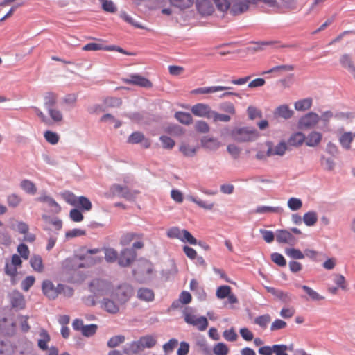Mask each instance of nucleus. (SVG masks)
I'll use <instances>...</instances> for the list:
<instances>
[{"mask_svg":"<svg viewBox=\"0 0 355 355\" xmlns=\"http://www.w3.org/2000/svg\"><path fill=\"white\" fill-rule=\"evenodd\" d=\"M202 142L205 148L210 150H216L220 145V142L216 139L213 138L205 139Z\"/></svg>","mask_w":355,"mask_h":355,"instance_id":"obj_52","label":"nucleus"},{"mask_svg":"<svg viewBox=\"0 0 355 355\" xmlns=\"http://www.w3.org/2000/svg\"><path fill=\"white\" fill-rule=\"evenodd\" d=\"M42 292L50 300H54L59 295V284L55 287L50 280L42 282Z\"/></svg>","mask_w":355,"mask_h":355,"instance_id":"obj_13","label":"nucleus"},{"mask_svg":"<svg viewBox=\"0 0 355 355\" xmlns=\"http://www.w3.org/2000/svg\"><path fill=\"white\" fill-rule=\"evenodd\" d=\"M183 234V230H180L178 227H173L167 231V236L171 239H182Z\"/></svg>","mask_w":355,"mask_h":355,"instance_id":"obj_55","label":"nucleus"},{"mask_svg":"<svg viewBox=\"0 0 355 355\" xmlns=\"http://www.w3.org/2000/svg\"><path fill=\"white\" fill-rule=\"evenodd\" d=\"M263 3L268 7L280 9L287 6L284 0H233L232 12L234 14H242L249 9L250 3Z\"/></svg>","mask_w":355,"mask_h":355,"instance_id":"obj_2","label":"nucleus"},{"mask_svg":"<svg viewBox=\"0 0 355 355\" xmlns=\"http://www.w3.org/2000/svg\"><path fill=\"white\" fill-rule=\"evenodd\" d=\"M125 340V337L123 335H116L111 337L107 343V345L110 348H115L119 347L121 344L123 343Z\"/></svg>","mask_w":355,"mask_h":355,"instance_id":"obj_39","label":"nucleus"},{"mask_svg":"<svg viewBox=\"0 0 355 355\" xmlns=\"http://www.w3.org/2000/svg\"><path fill=\"white\" fill-rule=\"evenodd\" d=\"M305 142V135L300 132L293 133L288 139V144L291 146L298 147Z\"/></svg>","mask_w":355,"mask_h":355,"instance_id":"obj_24","label":"nucleus"},{"mask_svg":"<svg viewBox=\"0 0 355 355\" xmlns=\"http://www.w3.org/2000/svg\"><path fill=\"white\" fill-rule=\"evenodd\" d=\"M193 0H171L173 6L184 9L189 8L193 4Z\"/></svg>","mask_w":355,"mask_h":355,"instance_id":"obj_59","label":"nucleus"},{"mask_svg":"<svg viewBox=\"0 0 355 355\" xmlns=\"http://www.w3.org/2000/svg\"><path fill=\"white\" fill-rule=\"evenodd\" d=\"M30 264L33 269L37 272H42L44 269L43 260L41 256L34 254L30 259Z\"/></svg>","mask_w":355,"mask_h":355,"instance_id":"obj_26","label":"nucleus"},{"mask_svg":"<svg viewBox=\"0 0 355 355\" xmlns=\"http://www.w3.org/2000/svg\"><path fill=\"white\" fill-rule=\"evenodd\" d=\"M232 136L238 142H250L257 139L259 134L253 128H241L233 130Z\"/></svg>","mask_w":355,"mask_h":355,"instance_id":"obj_3","label":"nucleus"},{"mask_svg":"<svg viewBox=\"0 0 355 355\" xmlns=\"http://www.w3.org/2000/svg\"><path fill=\"white\" fill-rule=\"evenodd\" d=\"M10 301L13 308L23 309L25 307V299L19 291H14L10 294Z\"/></svg>","mask_w":355,"mask_h":355,"instance_id":"obj_15","label":"nucleus"},{"mask_svg":"<svg viewBox=\"0 0 355 355\" xmlns=\"http://www.w3.org/2000/svg\"><path fill=\"white\" fill-rule=\"evenodd\" d=\"M271 320V317L269 314H265L257 317L254 319V323L261 327L263 329H266L268 324V323Z\"/></svg>","mask_w":355,"mask_h":355,"instance_id":"obj_47","label":"nucleus"},{"mask_svg":"<svg viewBox=\"0 0 355 355\" xmlns=\"http://www.w3.org/2000/svg\"><path fill=\"white\" fill-rule=\"evenodd\" d=\"M99 252L100 250L98 248L87 250L86 253L84 255L79 257L80 260H85V262L84 263H80L78 266V268L89 267L96 263L100 262L101 260V258L92 257V254H97Z\"/></svg>","mask_w":355,"mask_h":355,"instance_id":"obj_12","label":"nucleus"},{"mask_svg":"<svg viewBox=\"0 0 355 355\" xmlns=\"http://www.w3.org/2000/svg\"><path fill=\"white\" fill-rule=\"evenodd\" d=\"M218 9L222 12L230 10V12L233 15H238L232 12L233 0H214Z\"/></svg>","mask_w":355,"mask_h":355,"instance_id":"obj_27","label":"nucleus"},{"mask_svg":"<svg viewBox=\"0 0 355 355\" xmlns=\"http://www.w3.org/2000/svg\"><path fill=\"white\" fill-rule=\"evenodd\" d=\"M352 141L353 135L351 132H345L339 138L340 144L347 150L350 148Z\"/></svg>","mask_w":355,"mask_h":355,"instance_id":"obj_40","label":"nucleus"},{"mask_svg":"<svg viewBox=\"0 0 355 355\" xmlns=\"http://www.w3.org/2000/svg\"><path fill=\"white\" fill-rule=\"evenodd\" d=\"M332 277L334 282L337 285L338 288L344 291L347 290V284L345 277L343 275L335 273L332 275Z\"/></svg>","mask_w":355,"mask_h":355,"instance_id":"obj_43","label":"nucleus"},{"mask_svg":"<svg viewBox=\"0 0 355 355\" xmlns=\"http://www.w3.org/2000/svg\"><path fill=\"white\" fill-rule=\"evenodd\" d=\"M213 352L216 355H227L229 353V348L223 343H218L214 345Z\"/></svg>","mask_w":355,"mask_h":355,"instance_id":"obj_49","label":"nucleus"},{"mask_svg":"<svg viewBox=\"0 0 355 355\" xmlns=\"http://www.w3.org/2000/svg\"><path fill=\"white\" fill-rule=\"evenodd\" d=\"M40 338L38 340V347L42 350H46L48 349V343L50 341L51 338L46 330L42 329L40 332Z\"/></svg>","mask_w":355,"mask_h":355,"instance_id":"obj_29","label":"nucleus"},{"mask_svg":"<svg viewBox=\"0 0 355 355\" xmlns=\"http://www.w3.org/2000/svg\"><path fill=\"white\" fill-rule=\"evenodd\" d=\"M196 8L199 13L202 15H210L214 10L209 0H197Z\"/></svg>","mask_w":355,"mask_h":355,"instance_id":"obj_17","label":"nucleus"},{"mask_svg":"<svg viewBox=\"0 0 355 355\" xmlns=\"http://www.w3.org/2000/svg\"><path fill=\"white\" fill-rule=\"evenodd\" d=\"M312 105V99L307 98L300 100L295 103V109L297 111H306Z\"/></svg>","mask_w":355,"mask_h":355,"instance_id":"obj_37","label":"nucleus"},{"mask_svg":"<svg viewBox=\"0 0 355 355\" xmlns=\"http://www.w3.org/2000/svg\"><path fill=\"white\" fill-rule=\"evenodd\" d=\"M175 116L176 119L182 124L190 125L193 123V118L189 113L178 112L175 113Z\"/></svg>","mask_w":355,"mask_h":355,"instance_id":"obj_36","label":"nucleus"},{"mask_svg":"<svg viewBox=\"0 0 355 355\" xmlns=\"http://www.w3.org/2000/svg\"><path fill=\"white\" fill-rule=\"evenodd\" d=\"M159 139L162 144L163 148L166 149H172L175 144V141L168 136H161Z\"/></svg>","mask_w":355,"mask_h":355,"instance_id":"obj_62","label":"nucleus"},{"mask_svg":"<svg viewBox=\"0 0 355 355\" xmlns=\"http://www.w3.org/2000/svg\"><path fill=\"white\" fill-rule=\"evenodd\" d=\"M138 270L142 274H150L153 271L152 265L148 261H142L139 266Z\"/></svg>","mask_w":355,"mask_h":355,"instance_id":"obj_64","label":"nucleus"},{"mask_svg":"<svg viewBox=\"0 0 355 355\" xmlns=\"http://www.w3.org/2000/svg\"><path fill=\"white\" fill-rule=\"evenodd\" d=\"M137 297L145 302H151L154 300L155 294L153 290L148 288H141L137 291Z\"/></svg>","mask_w":355,"mask_h":355,"instance_id":"obj_25","label":"nucleus"},{"mask_svg":"<svg viewBox=\"0 0 355 355\" xmlns=\"http://www.w3.org/2000/svg\"><path fill=\"white\" fill-rule=\"evenodd\" d=\"M276 240L278 243H288L293 245L296 239L288 230H278L276 234Z\"/></svg>","mask_w":355,"mask_h":355,"instance_id":"obj_19","label":"nucleus"},{"mask_svg":"<svg viewBox=\"0 0 355 355\" xmlns=\"http://www.w3.org/2000/svg\"><path fill=\"white\" fill-rule=\"evenodd\" d=\"M180 241L184 243H189L191 245H196L198 243L196 239L187 230H183V234Z\"/></svg>","mask_w":355,"mask_h":355,"instance_id":"obj_58","label":"nucleus"},{"mask_svg":"<svg viewBox=\"0 0 355 355\" xmlns=\"http://www.w3.org/2000/svg\"><path fill=\"white\" fill-rule=\"evenodd\" d=\"M48 114L51 119L55 123H61L63 120V114L62 112L54 107H49L48 110Z\"/></svg>","mask_w":355,"mask_h":355,"instance_id":"obj_41","label":"nucleus"},{"mask_svg":"<svg viewBox=\"0 0 355 355\" xmlns=\"http://www.w3.org/2000/svg\"><path fill=\"white\" fill-rule=\"evenodd\" d=\"M140 345L143 350L146 348H152L157 343L156 338L150 335L142 336L139 339Z\"/></svg>","mask_w":355,"mask_h":355,"instance_id":"obj_30","label":"nucleus"},{"mask_svg":"<svg viewBox=\"0 0 355 355\" xmlns=\"http://www.w3.org/2000/svg\"><path fill=\"white\" fill-rule=\"evenodd\" d=\"M184 317L187 323L196 327L200 331H205L208 327L209 323L205 317H197L189 309L184 311Z\"/></svg>","mask_w":355,"mask_h":355,"instance_id":"obj_4","label":"nucleus"},{"mask_svg":"<svg viewBox=\"0 0 355 355\" xmlns=\"http://www.w3.org/2000/svg\"><path fill=\"white\" fill-rule=\"evenodd\" d=\"M6 200L10 207L15 208L21 203L22 198L20 195L13 193L8 195Z\"/></svg>","mask_w":355,"mask_h":355,"instance_id":"obj_34","label":"nucleus"},{"mask_svg":"<svg viewBox=\"0 0 355 355\" xmlns=\"http://www.w3.org/2000/svg\"><path fill=\"white\" fill-rule=\"evenodd\" d=\"M340 62L342 67L347 69L355 78V66L351 56L348 54L343 55L340 58Z\"/></svg>","mask_w":355,"mask_h":355,"instance_id":"obj_23","label":"nucleus"},{"mask_svg":"<svg viewBox=\"0 0 355 355\" xmlns=\"http://www.w3.org/2000/svg\"><path fill=\"white\" fill-rule=\"evenodd\" d=\"M303 221L307 226H313L318 221L317 214L314 211H309L304 214Z\"/></svg>","mask_w":355,"mask_h":355,"instance_id":"obj_42","label":"nucleus"},{"mask_svg":"<svg viewBox=\"0 0 355 355\" xmlns=\"http://www.w3.org/2000/svg\"><path fill=\"white\" fill-rule=\"evenodd\" d=\"M144 234L141 233H137L133 232H128L124 233L121 239L120 243L122 245H128L133 241H135L137 239H143Z\"/></svg>","mask_w":355,"mask_h":355,"instance_id":"obj_22","label":"nucleus"},{"mask_svg":"<svg viewBox=\"0 0 355 355\" xmlns=\"http://www.w3.org/2000/svg\"><path fill=\"white\" fill-rule=\"evenodd\" d=\"M110 193L112 196H117L124 198L127 200H131L135 198V196L138 193L137 191H131L127 187L121 186L120 184H113L110 187Z\"/></svg>","mask_w":355,"mask_h":355,"instance_id":"obj_6","label":"nucleus"},{"mask_svg":"<svg viewBox=\"0 0 355 355\" xmlns=\"http://www.w3.org/2000/svg\"><path fill=\"white\" fill-rule=\"evenodd\" d=\"M322 139V135L317 131L311 132L307 137L305 136V144L309 147H315L319 145Z\"/></svg>","mask_w":355,"mask_h":355,"instance_id":"obj_20","label":"nucleus"},{"mask_svg":"<svg viewBox=\"0 0 355 355\" xmlns=\"http://www.w3.org/2000/svg\"><path fill=\"white\" fill-rule=\"evenodd\" d=\"M88 288L91 295L83 297L84 304L88 306L96 305V302L103 295H107L111 288L110 282L102 279L96 278L89 284Z\"/></svg>","mask_w":355,"mask_h":355,"instance_id":"obj_1","label":"nucleus"},{"mask_svg":"<svg viewBox=\"0 0 355 355\" xmlns=\"http://www.w3.org/2000/svg\"><path fill=\"white\" fill-rule=\"evenodd\" d=\"M0 331L1 334L11 336L16 332V324L12 318L0 319Z\"/></svg>","mask_w":355,"mask_h":355,"instance_id":"obj_11","label":"nucleus"},{"mask_svg":"<svg viewBox=\"0 0 355 355\" xmlns=\"http://www.w3.org/2000/svg\"><path fill=\"white\" fill-rule=\"evenodd\" d=\"M220 109L230 115H234L236 114L235 107L231 102H224L221 103L220 105Z\"/></svg>","mask_w":355,"mask_h":355,"instance_id":"obj_60","label":"nucleus"},{"mask_svg":"<svg viewBox=\"0 0 355 355\" xmlns=\"http://www.w3.org/2000/svg\"><path fill=\"white\" fill-rule=\"evenodd\" d=\"M232 89L230 87L225 86H211V87H205L197 88L192 91L193 94H211L215 93L219 91H225Z\"/></svg>","mask_w":355,"mask_h":355,"instance_id":"obj_21","label":"nucleus"},{"mask_svg":"<svg viewBox=\"0 0 355 355\" xmlns=\"http://www.w3.org/2000/svg\"><path fill=\"white\" fill-rule=\"evenodd\" d=\"M123 82L127 84L139 86L144 88H151L153 83L146 78L139 74H132L128 78H124Z\"/></svg>","mask_w":355,"mask_h":355,"instance_id":"obj_8","label":"nucleus"},{"mask_svg":"<svg viewBox=\"0 0 355 355\" xmlns=\"http://www.w3.org/2000/svg\"><path fill=\"white\" fill-rule=\"evenodd\" d=\"M20 187L28 194L34 195L37 192V187L35 184L29 180H23L20 182Z\"/></svg>","mask_w":355,"mask_h":355,"instance_id":"obj_33","label":"nucleus"},{"mask_svg":"<svg viewBox=\"0 0 355 355\" xmlns=\"http://www.w3.org/2000/svg\"><path fill=\"white\" fill-rule=\"evenodd\" d=\"M301 288L306 292V293L309 296V297L315 301L322 300H324V297L312 289L308 286L302 285Z\"/></svg>","mask_w":355,"mask_h":355,"instance_id":"obj_45","label":"nucleus"},{"mask_svg":"<svg viewBox=\"0 0 355 355\" xmlns=\"http://www.w3.org/2000/svg\"><path fill=\"white\" fill-rule=\"evenodd\" d=\"M143 349L141 348V346L140 345V343L138 340L133 341L129 343L124 349L123 352L125 354H137L141 351H142Z\"/></svg>","mask_w":355,"mask_h":355,"instance_id":"obj_35","label":"nucleus"},{"mask_svg":"<svg viewBox=\"0 0 355 355\" xmlns=\"http://www.w3.org/2000/svg\"><path fill=\"white\" fill-rule=\"evenodd\" d=\"M103 307L107 312L112 314L117 313L119 311V306L113 300L107 298L103 300Z\"/></svg>","mask_w":355,"mask_h":355,"instance_id":"obj_31","label":"nucleus"},{"mask_svg":"<svg viewBox=\"0 0 355 355\" xmlns=\"http://www.w3.org/2000/svg\"><path fill=\"white\" fill-rule=\"evenodd\" d=\"M58 101V95L52 92H46L44 96V105L48 110L49 107H53Z\"/></svg>","mask_w":355,"mask_h":355,"instance_id":"obj_28","label":"nucleus"},{"mask_svg":"<svg viewBox=\"0 0 355 355\" xmlns=\"http://www.w3.org/2000/svg\"><path fill=\"white\" fill-rule=\"evenodd\" d=\"M106 107H119L122 104V101L116 97H107L104 100Z\"/></svg>","mask_w":355,"mask_h":355,"instance_id":"obj_50","label":"nucleus"},{"mask_svg":"<svg viewBox=\"0 0 355 355\" xmlns=\"http://www.w3.org/2000/svg\"><path fill=\"white\" fill-rule=\"evenodd\" d=\"M256 212L259 214L266 212L281 213L282 212V208L279 207L261 206L257 208Z\"/></svg>","mask_w":355,"mask_h":355,"instance_id":"obj_56","label":"nucleus"},{"mask_svg":"<svg viewBox=\"0 0 355 355\" xmlns=\"http://www.w3.org/2000/svg\"><path fill=\"white\" fill-rule=\"evenodd\" d=\"M275 114L279 117L288 119L293 116V111L291 110L288 105H282L276 109Z\"/></svg>","mask_w":355,"mask_h":355,"instance_id":"obj_32","label":"nucleus"},{"mask_svg":"<svg viewBox=\"0 0 355 355\" xmlns=\"http://www.w3.org/2000/svg\"><path fill=\"white\" fill-rule=\"evenodd\" d=\"M192 114L198 117L211 118L213 111L210 106L205 103H199L193 105L191 108Z\"/></svg>","mask_w":355,"mask_h":355,"instance_id":"obj_9","label":"nucleus"},{"mask_svg":"<svg viewBox=\"0 0 355 355\" xmlns=\"http://www.w3.org/2000/svg\"><path fill=\"white\" fill-rule=\"evenodd\" d=\"M231 292V288L229 286H221L217 288L216 296L219 299H224L229 295Z\"/></svg>","mask_w":355,"mask_h":355,"instance_id":"obj_61","label":"nucleus"},{"mask_svg":"<svg viewBox=\"0 0 355 355\" xmlns=\"http://www.w3.org/2000/svg\"><path fill=\"white\" fill-rule=\"evenodd\" d=\"M44 138L45 139L50 143L51 144L55 145L59 141V136L57 133L47 130L44 132Z\"/></svg>","mask_w":355,"mask_h":355,"instance_id":"obj_57","label":"nucleus"},{"mask_svg":"<svg viewBox=\"0 0 355 355\" xmlns=\"http://www.w3.org/2000/svg\"><path fill=\"white\" fill-rule=\"evenodd\" d=\"M319 119L320 117L318 114L314 112H309L300 118L299 127L306 129L313 128L318 123Z\"/></svg>","mask_w":355,"mask_h":355,"instance_id":"obj_10","label":"nucleus"},{"mask_svg":"<svg viewBox=\"0 0 355 355\" xmlns=\"http://www.w3.org/2000/svg\"><path fill=\"white\" fill-rule=\"evenodd\" d=\"M40 202H46L50 207H54V211L58 212L61 208L59 205L52 198L47 196H42L37 198Z\"/></svg>","mask_w":355,"mask_h":355,"instance_id":"obj_44","label":"nucleus"},{"mask_svg":"<svg viewBox=\"0 0 355 355\" xmlns=\"http://www.w3.org/2000/svg\"><path fill=\"white\" fill-rule=\"evenodd\" d=\"M106 46H104L102 44L89 43V44H87L85 46H83L82 49L85 51H101V50L106 51Z\"/></svg>","mask_w":355,"mask_h":355,"instance_id":"obj_54","label":"nucleus"},{"mask_svg":"<svg viewBox=\"0 0 355 355\" xmlns=\"http://www.w3.org/2000/svg\"><path fill=\"white\" fill-rule=\"evenodd\" d=\"M97 330V325L94 324L85 325L81 333L83 336L89 337L95 334Z\"/></svg>","mask_w":355,"mask_h":355,"instance_id":"obj_63","label":"nucleus"},{"mask_svg":"<svg viewBox=\"0 0 355 355\" xmlns=\"http://www.w3.org/2000/svg\"><path fill=\"white\" fill-rule=\"evenodd\" d=\"M267 145L268 146V148L266 152V155L268 157H270L272 155L282 156L285 154L287 150V145L285 141L279 142L274 148L272 146V144L270 142H268Z\"/></svg>","mask_w":355,"mask_h":355,"instance_id":"obj_14","label":"nucleus"},{"mask_svg":"<svg viewBox=\"0 0 355 355\" xmlns=\"http://www.w3.org/2000/svg\"><path fill=\"white\" fill-rule=\"evenodd\" d=\"M105 259L109 263L114 262L118 258V252L113 248H105Z\"/></svg>","mask_w":355,"mask_h":355,"instance_id":"obj_46","label":"nucleus"},{"mask_svg":"<svg viewBox=\"0 0 355 355\" xmlns=\"http://www.w3.org/2000/svg\"><path fill=\"white\" fill-rule=\"evenodd\" d=\"M128 142L132 144L142 142V146L145 148H148L151 144L150 141L148 139H146L144 134L140 132L132 133L128 139Z\"/></svg>","mask_w":355,"mask_h":355,"instance_id":"obj_16","label":"nucleus"},{"mask_svg":"<svg viewBox=\"0 0 355 355\" xmlns=\"http://www.w3.org/2000/svg\"><path fill=\"white\" fill-rule=\"evenodd\" d=\"M132 287L129 284H122L119 286L112 295L120 303L123 304L129 300L132 295Z\"/></svg>","mask_w":355,"mask_h":355,"instance_id":"obj_5","label":"nucleus"},{"mask_svg":"<svg viewBox=\"0 0 355 355\" xmlns=\"http://www.w3.org/2000/svg\"><path fill=\"white\" fill-rule=\"evenodd\" d=\"M266 290L268 293H271L284 303H289L292 300L291 294L288 292H284L282 290L270 286L266 287Z\"/></svg>","mask_w":355,"mask_h":355,"instance_id":"obj_18","label":"nucleus"},{"mask_svg":"<svg viewBox=\"0 0 355 355\" xmlns=\"http://www.w3.org/2000/svg\"><path fill=\"white\" fill-rule=\"evenodd\" d=\"M180 151L186 157H193L196 153V148L195 147L182 144L180 146Z\"/></svg>","mask_w":355,"mask_h":355,"instance_id":"obj_53","label":"nucleus"},{"mask_svg":"<svg viewBox=\"0 0 355 355\" xmlns=\"http://www.w3.org/2000/svg\"><path fill=\"white\" fill-rule=\"evenodd\" d=\"M135 250L130 248H125L121 250L118 259L119 264L122 267L129 266L136 259Z\"/></svg>","mask_w":355,"mask_h":355,"instance_id":"obj_7","label":"nucleus"},{"mask_svg":"<svg viewBox=\"0 0 355 355\" xmlns=\"http://www.w3.org/2000/svg\"><path fill=\"white\" fill-rule=\"evenodd\" d=\"M76 205L85 211H89L92 207L90 200L85 196L78 197Z\"/></svg>","mask_w":355,"mask_h":355,"instance_id":"obj_51","label":"nucleus"},{"mask_svg":"<svg viewBox=\"0 0 355 355\" xmlns=\"http://www.w3.org/2000/svg\"><path fill=\"white\" fill-rule=\"evenodd\" d=\"M293 70H294L293 65L283 64V65L275 66V67L271 68L270 70L263 72L262 74L270 73H274V72H277L279 73H282L283 72L292 71Z\"/></svg>","mask_w":355,"mask_h":355,"instance_id":"obj_38","label":"nucleus"},{"mask_svg":"<svg viewBox=\"0 0 355 355\" xmlns=\"http://www.w3.org/2000/svg\"><path fill=\"white\" fill-rule=\"evenodd\" d=\"M286 254L293 259H302L304 258V253L299 249L287 248L285 250Z\"/></svg>","mask_w":355,"mask_h":355,"instance_id":"obj_48","label":"nucleus"}]
</instances>
